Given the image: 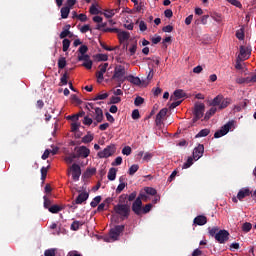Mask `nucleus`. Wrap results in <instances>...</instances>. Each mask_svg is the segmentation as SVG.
Here are the masks:
<instances>
[{"mask_svg":"<svg viewBox=\"0 0 256 256\" xmlns=\"http://www.w3.org/2000/svg\"><path fill=\"white\" fill-rule=\"evenodd\" d=\"M144 103H145V99H143V97H141V96H137L134 100V105L136 107H139V106L143 105Z\"/></svg>","mask_w":256,"mask_h":256,"instance_id":"nucleus-37","label":"nucleus"},{"mask_svg":"<svg viewBox=\"0 0 256 256\" xmlns=\"http://www.w3.org/2000/svg\"><path fill=\"white\" fill-rule=\"evenodd\" d=\"M248 81H249V78L240 77L236 79V83H238V85H243V83H247Z\"/></svg>","mask_w":256,"mask_h":256,"instance_id":"nucleus-63","label":"nucleus"},{"mask_svg":"<svg viewBox=\"0 0 256 256\" xmlns=\"http://www.w3.org/2000/svg\"><path fill=\"white\" fill-rule=\"evenodd\" d=\"M60 13H61L62 19H67V17H69V13H71V8H69L67 6L62 7L60 10Z\"/></svg>","mask_w":256,"mask_h":256,"instance_id":"nucleus-26","label":"nucleus"},{"mask_svg":"<svg viewBox=\"0 0 256 256\" xmlns=\"http://www.w3.org/2000/svg\"><path fill=\"white\" fill-rule=\"evenodd\" d=\"M208 233L210 237H214L218 243L229 241V231L227 230H219V227H209Z\"/></svg>","mask_w":256,"mask_h":256,"instance_id":"nucleus-3","label":"nucleus"},{"mask_svg":"<svg viewBox=\"0 0 256 256\" xmlns=\"http://www.w3.org/2000/svg\"><path fill=\"white\" fill-rule=\"evenodd\" d=\"M43 200H44V209H48L49 210V208L52 207L51 205H53V202L47 196H44Z\"/></svg>","mask_w":256,"mask_h":256,"instance_id":"nucleus-33","label":"nucleus"},{"mask_svg":"<svg viewBox=\"0 0 256 256\" xmlns=\"http://www.w3.org/2000/svg\"><path fill=\"white\" fill-rule=\"evenodd\" d=\"M211 108L208 110L210 114L215 115L218 111H223L231 105V98H225L223 95H217L210 103Z\"/></svg>","mask_w":256,"mask_h":256,"instance_id":"nucleus-2","label":"nucleus"},{"mask_svg":"<svg viewBox=\"0 0 256 256\" xmlns=\"http://www.w3.org/2000/svg\"><path fill=\"white\" fill-rule=\"evenodd\" d=\"M130 37H131V34L129 32L119 30L118 39L120 43H125V41H129Z\"/></svg>","mask_w":256,"mask_h":256,"instance_id":"nucleus-18","label":"nucleus"},{"mask_svg":"<svg viewBox=\"0 0 256 256\" xmlns=\"http://www.w3.org/2000/svg\"><path fill=\"white\" fill-rule=\"evenodd\" d=\"M120 184L116 188V193L119 194L127 187V183H125V178L122 176L119 178Z\"/></svg>","mask_w":256,"mask_h":256,"instance_id":"nucleus-22","label":"nucleus"},{"mask_svg":"<svg viewBox=\"0 0 256 256\" xmlns=\"http://www.w3.org/2000/svg\"><path fill=\"white\" fill-rule=\"evenodd\" d=\"M95 111V121H97V123H102L103 122V110L99 107L94 108Z\"/></svg>","mask_w":256,"mask_h":256,"instance_id":"nucleus-20","label":"nucleus"},{"mask_svg":"<svg viewBox=\"0 0 256 256\" xmlns=\"http://www.w3.org/2000/svg\"><path fill=\"white\" fill-rule=\"evenodd\" d=\"M126 80L129 81V83H133V85H141V79H139V77L129 75L126 77Z\"/></svg>","mask_w":256,"mask_h":256,"instance_id":"nucleus-25","label":"nucleus"},{"mask_svg":"<svg viewBox=\"0 0 256 256\" xmlns=\"http://www.w3.org/2000/svg\"><path fill=\"white\" fill-rule=\"evenodd\" d=\"M139 171V166L137 164L132 165L128 170V175L133 176L135 173Z\"/></svg>","mask_w":256,"mask_h":256,"instance_id":"nucleus-35","label":"nucleus"},{"mask_svg":"<svg viewBox=\"0 0 256 256\" xmlns=\"http://www.w3.org/2000/svg\"><path fill=\"white\" fill-rule=\"evenodd\" d=\"M251 193L252 192L249 188L240 189L238 194H237L238 201H243V199H245V197H249L251 195Z\"/></svg>","mask_w":256,"mask_h":256,"instance_id":"nucleus-15","label":"nucleus"},{"mask_svg":"<svg viewBox=\"0 0 256 256\" xmlns=\"http://www.w3.org/2000/svg\"><path fill=\"white\" fill-rule=\"evenodd\" d=\"M48 211L50 213H59V211H63V207L55 204V205H52L51 207L48 208Z\"/></svg>","mask_w":256,"mask_h":256,"instance_id":"nucleus-29","label":"nucleus"},{"mask_svg":"<svg viewBox=\"0 0 256 256\" xmlns=\"http://www.w3.org/2000/svg\"><path fill=\"white\" fill-rule=\"evenodd\" d=\"M67 67V60L65 57H60L58 59V69H65Z\"/></svg>","mask_w":256,"mask_h":256,"instance_id":"nucleus-31","label":"nucleus"},{"mask_svg":"<svg viewBox=\"0 0 256 256\" xmlns=\"http://www.w3.org/2000/svg\"><path fill=\"white\" fill-rule=\"evenodd\" d=\"M95 173H97L96 168H88L84 173V177L89 179V177H93V175H95Z\"/></svg>","mask_w":256,"mask_h":256,"instance_id":"nucleus-30","label":"nucleus"},{"mask_svg":"<svg viewBox=\"0 0 256 256\" xmlns=\"http://www.w3.org/2000/svg\"><path fill=\"white\" fill-rule=\"evenodd\" d=\"M132 119H134V120L141 119V114H139V110H137V109L133 110Z\"/></svg>","mask_w":256,"mask_h":256,"instance_id":"nucleus-59","label":"nucleus"},{"mask_svg":"<svg viewBox=\"0 0 256 256\" xmlns=\"http://www.w3.org/2000/svg\"><path fill=\"white\" fill-rule=\"evenodd\" d=\"M90 13L91 15H99V9H97V7L95 6V4H93L90 7Z\"/></svg>","mask_w":256,"mask_h":256,"instance_id":"nucleus-60","label":"nucleus"},{"mask_svg":"<svg viewBox=\"0 0 256 256\" xmlns=\"http://www.w3.org/2000/svg\"><path fill=\"white\" fill-rule=\"evenodd\" d=\"M79 127H81V123L73 122L71 124L72 133H77V131H79Z\"/></svg>","mask_w":256,"mask_h":256,"instance_id":"nucleus-46","label":"nucleus"},{"mask_svg":"<svg viewBox=\"0 0 256 256\" xmlns=\"http://www.w3.org/2000/svg\"><path fill=\"white\" fill-rule=\"evenodd\" d=\"M209 133H211V130H209V129H207V128L202 129V130L200 131V133H198V134L196 135V138H199V137H207V135H209Z\"/></svg>","mask_w":256,"mask_h":256,"instance_id":"nucleus-38","label":"nucleus"},{"mask_svg":"<svg viewBox=\"0 0 256 256\" xmlns=\"http://www.w3.org/2000/svg\"><path fill=\"white\" fill-rule=\"evenodd\" d=\"M151 209H153V204H146L144 207H142V215H147Z\"/></svg>","mask_w":256,"mask_h":256,"instance_id":"nucleus-36","label":"nucleus"},{"mask_svg":"<svg viewBox=\"0 0 256 256\" xmlns=\"http://www.w3.org/2000/svg\"><path fill=\"white\" fill-rule=\"evenodd\" d=\"M67 79H69V76H67V72L64 73L60 79V83H62V85H67Z\"/></svg>","mask_w":256,"mask_h":256,"instance_id":"nucleus-62","label":"nucleus"},{"mask_svg":"<svg viewBox=\"0 0 256 256\" xmlns=\"http://www.w3.org/2000/svg\"><path fill=\"white\" fill-rule=\"evenodd\" d=\"M101 203V196H96L93 201L90 203L91 207L95 208L97 205Z\"/></svg>","mask_w":256,"mask_h":256,"instance_id":"nucleus-47","label":"nucleus"},{"mask_svg":"<svg viewBox=\"0 0 256 256\" xmlns=\"http://www.w3.org/2000/svg\"><path fill=\"white\" fill-rule=\"evenodd\" d=\"M129 52L131 56L137 53V41H135V43L129 48Z\"/></svg>","mask_w":256,"mask_h":256,"instance_id":"nucleus-52","label":"nucleus"},{"mask_svg":"<svg viewBox=\"0 0 256 256\" xmlns=\"http://www.w3.org/2000/svg\"><path fill=\"white\" fill-rule=\"evenodd\" d=\"M125 66L117 65L114 68V74L112 76V79L118 82V83H125L127 81V77H125Z\"/></svg>","mask_w":256,"mask_h":256,"instance_id":"nucleus-4","label":"nucleus"},{"mask_svg":"<svg viewBox=\"0 0 256 256\" xmlns=\"http://www.w3.org/2000/svg\"><path fill=\"white\" fill-rule=\"evenodd\" d=\"M145 193H147V195H157V190L155 188L152 187H146L144 189Z\"/></svg>","mask_w":256,"mask_h":256,"instance_id":"nucleus-43","label":"nucleus"},{"mask_svg":"<svg viewBox=\"0 0 256 256\" xmlns=\"http://www.w3.org/2000/svg\"><path fill=\"white\" fill-rule=\"evenodd\" d=\"M62 45V51L66 53V51H69V47H71V40L64 38Z\"/></svg>","mask_w":256,"mask_h":256,"instance_id":"nucleus-28","label":"nucleus"},{"mask_svg":"<svg viewBox=\"0 0 256 256\" xmlns=\"http://www.w3.org/2000/svg\"><path fill=\"white\" fill-rule=\"evenodd\" d=\"M117 103H121V97L112 96L110 98V105H116Z\"/></svg>","mask_w":256,"mask_h":256,"instance_id":"nucleus-48","label":"nucleus"},{"mask_svg":"<svg viewBox=\"0 0 256 256\" xmlns=\"http://www.w3.org/2000/svg\"><path fill=\"white\" fill-rule=\"evenodd\" d=\"M113 153H115V145H108L103 151L98 152L97 155L99 159H107L108 157H111Z\"/></svg>","mask_w":256,"mask_h":256,"instance_id":"nucleus-8","label":"nucleus"},{"mask_svg":"<svg viewBox=\"0 0 256 256\" xmlns=\"http://www.w3.org/2000/svg\"><path fill=\"white\" fill-rule=\"evenodd\" d=\"M109 97V93H104V94H98L95 98H93V101H103Z\"/></svg>","mask_w":256,"mask_h":256,"instance_id":"nucleus-41","label":"nucleus"},{"mask_svg":"<svg viewBox=\"0 0 256 256\" xmlns=\"http://www.w3.org/2000/svg\"><path fill=\"white\" fill-rule=\"evenodd\" d=\"M236 37L239 41H243L245 39V27H241L236 31Z\"/></svg>","mask_w":256,"mask_h":256,"instance_id":"nucleus-27","label":"nucleus"},{"mask_svg":"<svg viewBox=\"0 0 256 256\" xmlns=\"http://www.w3.org/2000/svg\"><path fill=\"white\" fill-rule=\"evenodd\" d=\"M128 201H135L137 199V193L134 191L130 195H127Z\"/></svg>","mask_w":256,"mask_h":256,"instance_id":"nucleus-64","label":"nucleus"},{"mask_svg":"<svg viewBox=\"0 0 256 256\" xmlns=\"http://www.w3.org/2000/svg\"><path fill=\"white\" fill-rule=\"evenodd\" d=\"M204 113H205V104L196 103L194 105V111H193V115H194V118L192 119L193 123H197L199 119L203 117Z\"/></svg>","mask_w":256,"mask_h":256,"instance_id":"nucleus-5","label":"nucleus"},{"mask_svg":"<svg viewBox=\"0 0 256 256\" xmlns=\"http://www.w3.org/2000/svg\"><path fill=\"white\" fill-rule=\"evenodd\" d=\"M214 21L216 23H221L223 21V16L217 12L214 13Z\"/></svg>","mask_w":256,"mask_h":256,"instance_id":"nucleus-55","label":"nucleus"},{"mask_svg":"<svg viewBox=\"0 0 256 256\" xmlns=\"http://www.w3.org/2000/svg\"><path fill=\"white\" fill-rule=\"evenodd\" d=\"M82 123H83V125H87L89 127V126L93 125V119L89 118V116H85Z\"/></svg>","mask_w":256,"mask_h":256,"instance_id":"nucleus-49","label":"nucleus"},{"mask_svg":"<svg viewBox=\"0 0 256 256\" xmlns=\"http://www.w3.org/2000/svg\"><path fill=\"white\" fill-rule=\"evenodd\" d=\"M167 111V108H163L156 115L155 124L157 125V127H160V125L163 124V118L167 116Z\"/></svg>","mask_w":256,"mask_h":256,"instance_id":"nucleus-14","label":"nucleus"},{"mask_svg":"<svg viewBox=\"0 0 256 256\" xmlns=\"http://www.w3.org/2000/svg\"><path fill=\"white\" fill-rule=\"evenodd\" d=\"M131 152H132L131 146H125V147L122 149V155H127V156H129V155H131Z\"/></svg>","mask_w":256,"mask_h":256,"instance_id":"nucleus-53","label":"nucleus"},{"mask_svg":"<svg viewBox=\"0 0 256 256\" xmlns=\"http://www.w3.org/2000/svg\"><path fill=\"white\" fill-rule=\"evenodd\" d=\"M69 29H71V25L69 24L63 28V31L60 33V39H66V37H73Z\"/></svg>","mask_w":256,"mask_h":256,"instance_id":"nucleus-21","label":"nucleus"},{"mask_svg":"<svg viewBox=\"0 0 256 256\" xmlns=\"http://www.w3.org/2000/svg\"><path fill=\"white\" fill-rule=\"evenodd\" d=\"M83 67H85L86 69H92L93 67V61H91V59L86 60V62H84L82 64Z\"/></svg>","mask_w":256,"mask_h":256,"instance_id":"nucleus-56","label":"nucleus"},{"mask_svg":"<svg viewBox=\"0 0 256 256\" xmlns=\"http://www.w3.org/2000/svg\"><path fill=\"white\" fill-rule=\"evenodd\" d=\"M88 199H89V193L81 192L75 199L74 203L75 205H81L82 203H85V201H87Z\"/></svg>","mask_w":256,"mask_h":256,"instance_id":"nucleus-16","label":"nucleus"},{"mask_svg":"<svg viewBox=\"0 0 256 256\" xmlns=\"http://www.w3.org/2000/svg\"><path fill=\"white\" fill-rule=\"evenodd\" d=\"M78 51L81 55H85V53H87V51H89V48L87 47V45H82V46H80Z\"/></svg>","mask_w":256,"mask_h":256,"instance_id":"nucleus-61","label":"nucleus"},{"mask_svg":"<svg viewBox=\"0 0 256 256\" xmlns=\"http://www.w3.org/2000/svg\"><path fill=\"white\" fill-rule=\"evenodd\" d=\"M123 163V158L121 156L116 157L115 161L112 162V167H117Z\"/></svg>","mask_w":256,"mask_h":256,"instance_id":"nucleus-50","label":"nucleus"},{"mask_svg":"<svg viewBox=\"0 0 256 256\" xmlns=\"http://www.w3.org/2000/svg\"><path fill=\"white\" fill-rule=\"evenodd\" d=\"M77 157H83V159H87L89 155H91V150L87 148L86 146H80L75 148Z\"/></svg>","mask_w":256,"mask_h":256,"instance_id":"nucleus-11","label":"nucleus"},{"mask_svg":"<svg viewBox=\"0 0 256 256\" xmlns=\"http://www.w3.org/2000/svg\"><path fill=\"white\" fill-rule=\"evenodd\" d=\"M115 15V10H106V12L104 13V16L107 18V19H111V17H113Z\"/></svg>","mask_w":256,"mask_h":256,"instance_id":"nucleus-54","label":"nucleus"},{"mask_svg":"<svg viewBox=\"0 0 256 256\" xmlns=\"http://www.w3.org/2000/svg\"><path fill=\"white\" fill-rule=\"evenodd\" d=\"M107 67H109V63H104L99 66L100 73H107Z\"/></svg>","mask_w":256,"mask_h":256,"instance_id":"nucleus-57","label":"nucleus"},{"mask_svg":"<svg viewBox=\"0 0 256 256\" xmlns=\"http://www.w3.org/2000/svg\"><path fill=\"white\" fill-rule=\"evenodd\" d=\"M95 58L97 61H108L109 56L107 54H96Z\"/></svg>","mask_w":256,"mask_h":256,"instance_id":"nucleus-42","label":"nucleus"},{"mask_svg":"<svg viewBox=\"0 0 256 256\" xmlns=\"http://www.w3.org/2000/svg\"><path fill=\"white\" fill-rule=\"evenodd\" d=\"M193 223L194 225H199V226L207 225V218L203 215H199L194 218Z\"/></svg>","mask_w":256,"mask_h":256,"instance_id":"nucleus-19","label":"nucleus"},{"mask_svg":"<svg viewBox=\"0 0 256 256\" xmlns=\"http://www.w3.org/2000/svg\"><path fill=\"white\" fill-rule=\"evenodd\" d=\"M193 157H188L187 161L183 164L182 169H189L193 165Z\"/></svg>","mask_w":256,"mask_h":256,"instance_id":"nucleus-40","label":"nucleus"},{"mask_svg":"<svg viewBox=\"0 0 256 256\" xmlns=\"http://www.w3.org/2000/svg\"><path fill=\"white\" fill-rule=\"evenodd\" d=\"M103 75H105L104 72H100V71L96 72L97 83H103V79H104Z\"/></svg>","mask_w":256,"mask_h":256,"instance_id":"nucleus-51","label":"nucleus"},{"mask_svg":"<svg viewBox=\"0 0 256 256\" xmlns=\"http://www.w3.org/2000/svg\"><path fill=\"white\" fill-rule=\"evenodd\" d=\"M55 251H56L55 248L45 250L44 256H55Z\"/></svg>","mask_w":256,"mask_h":256,"instance_id":"nucleus-58","label":"nucleus"},{"mask_svg":"<svg viewBox=\"0 0 256 256\" xmlns=\"http://www.w3.org/2000/svg\"><path fill=\"white\" fill-rule=\"evenodd\" d=\"M187 97V94L182 89H177L174 91L173 95L170 97L171 101H177V99H183Z\"/></svg>","mask_w":256,"mask_h":256,"instance_id":"nucleus-17","label":"nucleus"},{"mask_svg":"<svg viewBox=\"0 0 256 256\" xmlns=\"http://www.w3.org/2000/svg\"><path fill=\"white\" fill-rule=\"evenodd\" d=\"M93 139H94L93 134L88 133L82 138V143H91Z\"/></svg>","mask_w":256,"mask_h":256,"instance_id":"nucleus-39","label":"nucleus"},{"mask_svg":"<svg viewBox=\"0 0 256 256\" xmlns=\"http://www.w3.org/2000/svg\"><path fill=\"white\" fill-rule=\"evenodd\" d=\"M251 229H253V224H251L250 222H245L242 225V231L244 233H249V231H251Z\"/></svg>","mask_w":256,"mask_h":256,"instance_id":"nucleus-32","label":"nucleus"},{"mask_svg":"<svg viewBox=\"0 0 256 256\" xmlns=\"http://www.w3.org/2000/svg\"><path fill=\"white\" fill-rule=\"evenodd\" d=\"M226 1L230 3V5H234V7H238V9H241V7H243V5L239 0H226Z\"/></svg>","mask_w":256,"mask_h":256,"instance_id":"nucleus-44","label":"nucleus"},{"mask_svg":"<svg viewBox=\"0 0 256 256\" xmlns=\"http://www.w3.org/2000/svg\"><path fill=\"white\" fill-rule=\"evenodd\" d=\"M203 153H205V146L203 144H199L194 148L192 158H194V161H199V159L203 157Z\"/></svg>","mask_w":256,"mask_h":256,"instance_id":"nucleus-12","label":"nucleus"},{"mask_svg":"<svg viewBox=\"0 0 256 256\" xmlns=\"http://www.w3.org/2000/svg\"><path fill=\"white\" fill-rule=\"evenodd\" d=\"M207 19H209V15H204L201 17V20H196V25H199V23H202V25H207Z\"/></svg>","mask_w":256,"mask_h":256,"instance_id":"nucleus-45","label":"nucleus"},{"mask_svg":"<svg viewBox=\"0 0 256 256\" xmlns=\"http://www.w3.org/2000/svg\"><path fill=\"white\" fill-rule=\"evenodd\" d=\"M107 178L109 181H115L117 179V168H110Z\"/></svg>","mask_w":256,"mask_h":256,"instance_id":"nucleus-23","label":"nucleus"},{"mask_svg":"<svg viewBox=\"0 0 256 256\" xmlns=\"http://www.w3.org/2000/svg\"><path fill=\"white\" fill-rule=\"evenodd\" d=\"M241 61H243L241 59V56H238L236 58V64H235V69H237L238 71H243V64H241Z\"/></svg>","mask_w":256,"mask_h":256,"instance_id":"nucleus-34","label":"nucleus"},{"mask_svg":"<svg viewBox=\"0 0 256 256\" xmlns=\"http://www.w3.org/2000/svg\"><path fill=\"white\" fill-rule=\"evenodd\" d=\"M125 201H127V194H122L119 196L118 204L114 206V213L119 215L122 221L129 219V215H131V206Z\"/></svg>","mask_w":256,"mask_h":256,"instance_id":"nucleus-1","label":"nucleus"},{"mask_svg":"<svg viewBox=\"0 0 256 256\" xmlns=\"http://www.w3.org/2000/svg\"><path fill=\"white\" fill-rule=\"evenodd\" d=\"M125 231V225H116L114 228L110 229L109 237L112 241H119L121 233Z\"/></svg>","mask_w":256,"mask_h":256,"instance_id":"nucleus-6","label":"nucleus"},{"mask_svg":"<svg viewBox=\"0 0 256 256\" xmlns=\"http://www.w3.org/2000/svg\"><path fill=\"white\" fill-rule=\"evenodd\" d=\"M233 125H234L233 121H229L228 123H226L224 126L221 127L220 130L214 133V138L219 139L221 137H225V135H227L229 131H231V127H233Z\"/></svg>","mask_w":256,"mask_h":256,"instance_id":"nucleus-7","label":"nucleus"},{"mask_svg":"<svg viewBox=\"0 0 256 256\" xmlns=\"http://www.w3.org/2000/svg\"><path fill=\"white\" fill-rule=\"evenodd\" d=\"M71 173L73 181H79V177H81V166H79V164L76 163L72 164L68 172V175H71Z\"/></svg>","mask_w":256,"mask_h":256,"instance_id":"nucleus-9","label":"nucleus"},{"mask_svg":"<svg viewBox=\"0 0 256 256\" xmlns=\"http://www.w3.org/2000/svg\"><path fill=\"white\" fill-rule=\"evenodd\" d=\"M143 201L141 198H136L132 203V211L135 215H142Z\"/></svg>","mask_w":256,"mask_h":256,"instance_id":"nucleus-10","label":"nucleus"},{"mask_svg":"<svg viewBox=\"0 0 256 256\" xmlns=\"http://www.w3.org/2000/svg\"><path fill=\"white\" fill-rule=\"evenodd\" d=\"M83 225H85L84 222L75 220V221L72 222V224L70 226V229L72 231H79V227H83Z\"/></svg>","mask_w":256,"mask_h":256,"instance_id":"nucleus-24","label":"nucleus"},{"mask_svg":"<svg viewBox=\"0 0 256 256\" xmlns=\"http://www.w3.org/2000/svg\"><path fill=\"white\" fill-rule=\"evenodd\" d=\"M251 46H240V54L238 55V57H240V59L247 61V59L249 57H251Z\"/></svg>","mask_w":256,"mask_h":256,"instance_id":"nucleus-13","label":"nucleus"}]
</instances>
